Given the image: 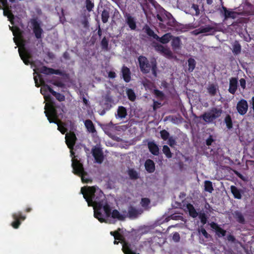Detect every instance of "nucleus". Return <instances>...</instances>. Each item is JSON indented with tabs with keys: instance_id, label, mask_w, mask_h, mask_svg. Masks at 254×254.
Wrapping results in <instances>:
<instances>
[{
	"instance_id": "nucleus-1",
	"label": "nucleus",
	"mask_w": 254,
	"mask_h": 254,
	"mask_svg": "<svg viewBox=\"0 0 254 254\" xmlns=\"http://www.w3.org/2000/svg\"><path fill=\"white\" fill-rule=\"evenodd\" d=\"M81 193L86 200L89 206H93L94 216L100 222H105V219L101 212L103 209L105 214L109 216L111 213V207L108 203L106 197L101 190L97 191L95 187H82Z\"/></svg>"
},
{
	"instance_id": "nucleus-2",
	"label": "nucleus",
	"mask_w": 254,
	"mask_h": 254,
	"mask_svg": "<svg viewBox=\"0 0 254 254\" xmlns=\"http://www.w3.org/2000/svg\"><path fill=\"white\" fill-rule=\"evenodd\" d=\"M64 106H62L56 104L51 99L45 106V114L50 123H54L58 125V129L62 133L64 134L67 130L64 125L61 124L60 119L63 117Z\"/></svg>"
},
{
	"instance_id": "nucleus-3",
	"label": "nucleus",
	"mask_w": 254,
	"mask_h": 254,
	"mask_svg": "<svg viewBox=\"0 0 254 254\" xmlns=\"http://www.w3.org/2000/svg\"><path fill=\"white\" fill-rule=\"evenodd\" d=\"M138 61L140 71L143 73H148L151 70L153 76L157 77V63L154 58L151 59L149 61L146 57L140 56L138 58Z\"/></svg>"
},
{
	"instance_id": "nucleus-4",
	"label": "nucleus",
	"mask_w": 254,
	"mask_h": 254,
	"mask_svg": "<svg viewBox=\"0 0 254 254\" xmlns=\"http://www.w3.org/2000/svg\"><path fill=\"white\" fill-rule=\"evenodd\" d=\"M222 113V110L221 109L213 107L209 111L204 112L199 118L202 119L206 123L211 124L219 118Z\"/></svg>"
},
{
	"instance_id": "nucleus-5",
	"label": "nucleus",
	"mask_w": 254,
	"mask_h": 254,
	"mask_svg": "<svg viewBox=\"0 0 254 254\" xmlns=\"http://www.w3.org/2000/svg\"><path fill=\"white\" fill-rule=\"evenodd\" d=\"M72 167L73 168V172L74 174L77 175L81 177L82 181L83 183H88L92 182V180L86 177L87 173L84 170L83 165L79 162L77 159H72Z\"/></svg>"
},
{
	"instance_id": "nucleus-6",
	"label": "nucleus",
	"mask_w": 254,
	"mask_h": 254,
	"mask_svg": "<svg viewBox=\"0 0 254 254\" xmlns=\"http://www.w3.org/2000/svg\"><path fill=\"white\" fill-rule=\"evenodd\" d=\"M120 231H119L116 236H114L115 240H118L123 243L122 250L125 254H136L134 250H133V246L128 242H126L123 236L121 234Z\"/></svg>"
},
{
	"instance_id": "nucleus-7",
	"label": "nucleus",
	"mask_w": 254,
	"mask_h": 254,
	"mask_svg": "<svg viewBox=\"0 0 254 254\" xmlns=\"http://www.w3.org/2000/svg\"><path fill=\"white\" fill-rule=\"evenodd\" d=\"M0 9L3 10V15L6 16L10 23L13 24L14 16L11 11V6L8 4L7 0H0Z\"/></svg>"
},
{
	"instance_id": "nucleus-8",
	"label": "nucleus",
	"mask_w": 254,
	"mask_h": 254,
	"mask_svg": "<svg viewBox=\"0 0 254 254\" xmlns=\"http://www.w3.org/2000/svg\"><path fill=\"white\" fill-rule=\"evenodd\" d=\"M31 23L33 27V31L35 37L37 39H41L43 33V30L41 27L40 22L36 19H32Z\"/></svg>"
},
{
	"instance_id": "nucleus-9",
	"label": "nucleus",
	"mask_w": 254,
	"mask_h": 254,
	"mask_svg": "<svg viewBox=\"0 0 254 254\" xmlns=\"http://www.w3.org/2000/svg\"><path fill=\"white\" fill-rule=\"evenodd\" d=\"M12 217L14 221L11 223V225L14 229L18 228L21 224V221H23L26 219V216L22 215L20 211L13 213Z\"/></svg>"
},
{
	"instance_id": "nucleus-10",
	"label": "nucleus",
	"mask_w": 254,
	"mask_h": 254,
	"mask_svg": "<svg viewBox=\"0 0 254 254\" xmlns=\"http://www.w3.org/2000/svg\"><path fill=\"white\" fill-rule=\"evenodd\" d=\"M91 152L96 163L101 164L104 160V155L102 149L98 147L92 149Z\"/></svg>"
},
{
	"instance_id": "nucleus-11",
	"label": "nucleus",
	"mask_w": 254,
	"mask_h": 254,
	"mask_svg": "<svg viewBox=\"0 0 254 254\" xmlns=\"http://www.w3.org/2000/svg\"><path fill=\"white\" fill-rule=\"evenodd\" d=\"M46 88V89L48 90V91L51 93L55 98L59 101L62 102L65 100V96L61 93L57 92L55 91L50 86L47 85V84H44L43 85L42 87L41 88V93L42 94H44V93H42V91H43L44 89Z\"/></svg>"
},
{
	"instance_id": "nucleus-12",
	"label": "nucleus",
	"mask_w": 254,
	"mask_h": 254,
	"mask_svg": "<svg viewBox=\"0 0 254 254\" xmlns=\"http://www.w3.org/2000/svg\"><path fill=\"white\" fill-rule=\"evenodd\" d=\"M18 52L21 60L26 65L31 64L29 60L32 58V55L29 51L24 48L22 50L19 48Z\"/></svg>"
},
{
	"instance_id": "nucleus-13",
	"label": "nucleus",
	"mask_w": 254,
	"mask_h": 254,
	"mask_svg": "<svg viewBox=\"0 0 254 254\" xmlns=\"http://www.w3.org/2000/svg\"><path fill=\"white\" fill-rule=\"evenodd\" d=\"M77 138L74 132H70L65 135V142L67 147L71 150L73 149Z\"/></svg>"
},
{
	"instance_id": "nucleus-14",
	"label": "nucleus",
	"mask_w": 254,
	"mask_h": 254,
	"mask_svg": "<svg viewBox=\"0 0 254 254\" xmlns=\"http://www.w3.org/2000/svg\"><path fill=\"white\" fill-rule=\"evenodd\" d=\"M236 108L241 115H245L248 109L247 101L245 99H241L237 103Z\"/></svg>"
},
{
	"instance_id": "nucleus-15",
	"label": "nucleus",
	"mask_w": 254,
	"mask_h": 254,
	"mask_svg": "<svg viewBox=\"0 0 254 254\" xmlns=\"http://www.w3.org/2000/svg\"><path fill=\"white\" fill-rule=\"evenodd\" d=\"M220 12L221 14H223L225 19H227L229 18L235 19L236 18V14H239L238 12L233 10H228L223 5H222L221 8L220 9Z\"/></svg>"
},
{
	"instance_id": "nucleus-16",
	"label": "nucleus",
	"mask_w": 254,
	"mask_h": 254,
	"mask_svg": "<svg viewBox=\"0 0 254 254\" xmlns=\"http://www.w3.org/2000/svg\"><path fill=\"white\" fill-rule=\"evenodd\" d=\"M40 73L47 74V75H51V74H57V75H62V72L59 69H55L52 68L48 67L46 66H43L40 68L38 69Z\"/></svg>"
},
{
	"instance_id": "nucleus-17",
	"label": "nucleus",
	"mask_w": 254,
	"mask_h": 254,
	"mask_svg": "<svg viewBox=\"0 0 254 254\" xmlns=\"http://www.w3.org/2000/svg\"><path fill=\"white\" fill-rule=\"evenodd\" d=\"M238 87V79L236 77H231L229 81L228 91L234 95L235 94Z\"/></svg>"
},
{
	"instance_id": "nucleus-18",
	"label": "nucleus",
	"mask_w": 254,
	"mask_h": 254,
	"mask_svg": "<svg viewBox=\"0 0 254 254\" xmlns=\"http://www.w3.org/2000/svg\"><path fill=\"white\" fill-rule=\"evenodd\" d=\"M211 228L215 230L216 235L219 237H224L226 234V231L221 228L217 223L212 222L210 224Z\"/></svg>"
},
{
	"instance_id": "nucleus-19",
	"label": "nucleus",
	"mask_w": 254,
	"mask_h": 254,
	"mask_svg": "<svg viewBox=\"0 0 254 254\" xmlns=\"http://www.w3.org/2000/svg\"><path fill=\"white\" fill-rule=\"evenodd\" d=\"M106 217H110L111 216L114 219H117L119 220L124 221L125 220L127 217L126 212H125V214H121L119 211L117 209H114L112 211V209L111 210V213L109 216H107L106 215Z\"/></svg>"
},
{
	"instance_id": "nucleus-20",
	"label": "nucleus",
	"mask_w": 254,
	"mask_h": 254,
	"mask_svg": "<svg viewBox=\"0 0 254 254\" xmlns=\"http://www.w3.org/2000/svg\"><path fill=\"white\" fill-rule=\"evenodd\" d=\"M123 78L126 82H129L131 80V72L129 68L124 65L122 68Z\"/></svg>"
},
{
	"instance_id": "nucleus-21",
	"label": "nucleus",
	"mask_w": 254,
	"mask_h": 254,
	"mask_svg": "<svg viewBox=\"0 0 254 254\" xmlns=\"http://www.w3.org/2000/svg\"><path fill=\"white\" fill-rule=\"evenodd\" d=\"M171 46L174 51L180 50L181 47V41L179 37H174L171 39Z\"/></svg>"
},
{
	"instance_id": "nucleus-22",
	"label": "nucleus",
	"mask_w": 254,
	"mask_h": 254,
	"mask_svg": "<svg viewBox=\"0 0 254 254\" xmlns=\"http://www.w3.org/2000/svg\"><path fill=\"white\" fill-rule=\"evenodd\" d=\"M233 217L240 224H245L246 221L245 217L243 214V213L239 211L236 210L233 213Z\"/></svg>"
},
{
	"instance_id": "nucleus-23",
	"label": "nucleus",
	"mask_w": 254,
	"mask_h": 254,
	"mask_svg": "<svg viewBox=\"0 0 254 254\" xmlns=\"http://www.w3.org/2000/svg\"><path fill=\"white\" fill-rule=\"evenodd\" d=\"M146 170L149 173L154 172L155 169V163L153 160L148 159H147L144 164Z\"/></svg>"
},
{
	"instance_id": "nucleus-24",
	"label": "nucleus",
	"mask_w": 254,
	"mask_h": 254,
	"mask_svg": "<svg viewBox=\"0 0 254 254\" xmlns=\"http://www.w3.org/2000/svg\"><path fill=\"white\" fill-rule=\"evenodd\" d=\"M173 38V35L170 33H167L163 35L161 37L158 36L156 40L162 44H165L168 43Z\"/></svg>"
},
{
	"instance_id": "nucleus-25",
	"label": "nucleus",
	"mask_w": 254,
	"mask_h": 254,
	"mask_svg": "<svg viewBox=\"0 0 254 254\" xmlns=\"http://www.w3.org/2000/svg\"><path fill=\"white\" fill-rule=\"evenodd\" d=\"M149 151L154 155H158L159 154V148L157 144L153 141H150L147 144Z\"/></svg>"
},
{
	"instance_id": "nucleus-26",
	"label": "nucleus",
	"mask_w": 254,
	"mask_h": 254,
	"mask_svg": "<svg viewBox=\"0 0 254 254\" xmlns=\"http://www.w3.org/2000/svg\"><path fill=\"white\" fill-rule=\"evenodd\" d=\"M143 30L149 37L152 38L155 40L156 38H158V35L155 33L154 31L147 24H145L143 26Z\"/></svg>"
},
{
	"instance_id": "nucleus-27",
	"label": "nucleus",
	"mask_w": 254,
	"mask_h": 254,
	"mask_svg": "<svg viewBox=\"0 0 254 254\" xmlns=\"http://www.w3.org/2000/svg\"><path fill=\"white\" fill-rule=\"evenodd\" d=\"M113 99L109 96H106L104 100V103L102 105L103 108L106 110H110L112 107V103L113 102Z\"/></svg>"
},
{
	"instance_id": "nucleus-28",
	"label": "nucleus",
	"mask_w": 254,
	"mask_h": 254,
	"mask_svg": "<svg viewBox=\"0 0 254 254\" xmlns=\"http://www.w3.org/2000/svg\"><path fill=\"white\" fill-rule=\"evenodd\" d=\"M190 215L192 218H196L198 214L194 208L193 205L191 203H188L186 206Z\"/></svg>"
},
{
	"instance_id": "nucleus-29",
	"label": "nucleus",
	"mask_w": 254,
	"mask_h": 254,
	"mask_svg": "<svg viewBox=\"0 0 254 254\" xmlns=\"http://www.w3.org/2000/svg\"><path fill=\"white\" fill-rule=\"evenodd\" d=\"M84 125L88 131L91 133H94L96 131L95 126L93 122L89 119L85 120Z\"/></svg>"
},
{
	"instance_id": "nucleus-30",
	"label": "nucleus",
	"mask_w": 254,
	"mask_h": 254,
	"mask_svg": "<svg viewBox=\"0 0 254 254\" xmlns=\"http://www.w3.org/2000/svg\"><path fill=\"white\" fill-rule=\"evenodd\" d=\"M15 30L13 31V35L15 37H17L19 40L21 42V43L24 46L25 43V41L23 37L21 31L18 27H15Z\"/></svg>"
},
{
	"instance_id": "nucleus-31",
	"label": "nucleus",
	"mask_w": 254,
	"mask_h": 254,
	"mask_svg": "<svg viewBox=\"0 0 254 254\" xmlns=\"http://www.w3.org/2000/svg\"><path fill=\"white\" fill-rule=\"evenodd\" d=\"M126 22L131 30H135L136 28V22L134 18L129 14L127 15Z\"/></svg>"
},
{
	"instance_id": "nucleus-32",
	"label": "nucleus",
	"mask_w": 254,
	"mask_h": 254,
	"mask_svg": "<svg viewBox=\"0 0 254 254\" xmlns=\"http://www.w3.org/2000/svg\"><path fill=\"white\" fill-rule=\"evenodd\" d=\"M138 211L134 207L130 206L128 207L127 213L126 214L127 217L130 218H136L138 215Z\"/></svg>"
},
{
	"instance_id": "nucleus-33",
	"label": "nucleus",
	"mask_w": 254,
	"mask_h": 254,
	"mask_svg": "<svg viewBox=\"0 0 254 254\" xmlns=\"http://www.w3.org/2000/svg\"><path fill=\"white\" fill-rule=\"evenodd\" d=\"M231 191L233 194L234 198L239 199L242 198L241 190L238 189L236 186H231Z\"/></svg>"
},
{
	"instance_id": "nucleus-34",
	"label": "nucleus",
	"mask_w": 254,
	"mask_h": 254,
	"mask_svg": "<svg viewBox=\"0 0 254 254\" xmlns=\"http://www.w3.org/2000/svg\"><path fill=\"white\" fill-rule=\"evenodd\" d=\"M118 116L120 118H124L127 115V110L124 106H119L118 111Z\"/></svg>"
},
{
	"instance_id": "nucleus-35",
	"label": "nucleus",
	"mask_w": 254,
	"mask_h": 254,
	"mask_svg": "<svg viewBox=\"0 0 254 254\" xmlns=\"http://www.w3.org/2000/svg\"><path fill=\"white\" fill-rule=\"evenodd\" d=\"M241 51V46L238 41H235L233 45L232 52L235 55H239Z\"/></svg>"
},
{
	"instance_id": "nucleus-36",
	"label": "nucleus",
	"mask_w": 254,
	"mask_h": 254,
	"mask_svg": "<svg viewBox=\"0 0 254 254\" xmlns=\"http://www.w3.org/2000/svg\"><path fill=\"white\" fill-rule=\"evenodd\" d=\"M188 70L190 72H192L195 67L196 62L193 58H189L188 60Z\"/></svg>"
},
{
	"instance_id": "nucleus-37",
	"label": "nucleus",
	"mask_w": 254,
	"mask_h": 254,
	"mask_svg": "<svg viewBox=\"0 0 254 254\" xmlns=\"http://www.w3.org/2000/svg\"><path fill=\"white\" fill-rule=\"evenodd\" d=\"M207 89L208 93L211 96H214L216 95L217 90L216 85L214 84H211L208 86Z\"/></svg>"
},
{
	"instance_id": "nucleus-38",
	"label": "nucleus",
	"mask_w": 254,
	"mask_h": 254,
	"mask_svg": "<svg viewBox=\"0 0 254 254\" xmlns=\"http://www.w3.org/2000/svg\"><path fill=\"white\" fill-rule=\"evenodd\" d=\"M224 123H225L227 128L231 129L233 127V122L231 117L230 115H227L224 119Z\"/></svg>"
},
{
	"instance_id": "nucleus-39",
	"label": "nucleus",
	"mask_w": 254,
	"mask_h": 254,
	"mask_svg": "<svg viewBox=\"0 0 254 254\" xmlns=\"http://www.w3.org/2000/svg\"><path fill=\"white\" fill-rule=\"evenodd\" d=\"M109 46V41L106 38V37H104L101 41V48L103 50L105 51H107L109 50L108 48Z\"/></svg>"
},
{
	"instance_id": "nucleus-40",
	"label": "nucleus",
	"mask_w": 254,
	"mask_h": 254,
	"mask_svg": "<svg viewBox=\"0 0 254 254\" xmlns=\"http://www.w3.org/2000/svg\"><path fill=\"white\" fill-rule=\"evenodd\" d=\"M204 190L206 191L211 193L213 190L212 183L210 181H205L204 182Z\"/></svg>"
},
{
	"instance_id": "nucleus-41",
	"label": "nucleus",
	"mask_w": 254,
	"mask_h": 254,
	"mask_svg": "<svg viewBox=\"0 0 254 254\" xmlns=\"http://www.w3.org/2000/svg\"><path fill=\"white\" fill-rule=\"evenodd\" d=\"M127 94L128 99L131 101H134L136 99V95L134 91L131 89L127 90Z\"/></svg>"
},
{
	"instance_id": "nucleus-42",
	"label": "nucleus",
	"mask_w": 254,
	"mask_h": 254,
	"mask_svg": "<svg viewBox=\"0 0 254 254\" xmlns=\"http://www.w3.org/2000/svg\"><path fill=\"white\" fill-rule=\"evenodd\" d=\"M153 93L155 95L156 98L160 99V100H164L165 98L164 93L158 89H154L153 91Z\"/></svg>"
},
{
	"instance_id": "nucleus-43",
	"label": "nucleus",
	"mask_w": 254,
	"mask_h": 254,
	"mask_svg": "<svg viewBox=\"0 0 254 254\" xmlns=\"http://www.w3.org/2000/svg\"><path fill=\"white\" fill-rule=\"evenodd\" d=\"M110 15H109V12L106 10L104 9L102 11V14H101V19L102 21L104 23H106L107 22L108 19L109 18Z\"/></svg>"
},
{
	"instance_id": "nucleus-44",
	"label": "nucleus",
	"mask_w": 254,
	"mask_h": 254,
	"mask_svg": "<svg viewBox=\"0 0 254 254\" xmlns=\"http://www.w3.org/2000/svg\"><path fill=\"white\" fill-rule=\"evenodd\" d=\"M163 153L168 158H171L172 156V153L170 151V148L167 145H164L162 149Z\"/></svg>"
},
{
	"instance_id": "nucleus-45",
	"label": "nucleus",
	"mask_w": 254,
	"mask_h": 254,
	"mask_svg": "<svg viewBox=\"0 0 254 254\" xmlns=\"http://www.w3.org/2000/svg\"><path fill=\"white\" fill-rule=\"evenodd\" d=\"M199 218L200 220V222L203 225L205 224L207 221V217L205 213H200L198 215Z\"/></svg>"
},
{
	"instance_id": "nucleus-46",
	"label": "nucleus",
	"mask_w": 254,
	"mask_h": 254,
	"mask_svg": "<svg viewBox=\"0 0 254 254\" xmlns=\"http://www.w3.org/2000/svg\"><path fill=\"white\" fill-rule=\"evenodd\" d=\"M201 33L210 32L214 30V28L211 26H206V27H200Z\"/></svg>"
},
{
	"instance_id": "nucleus-47",
	"label": "nucleus",
	"mask_w": 254,
	"mask_h": 254,
	"mask_svg": "<svg viewBox=\"0 0 254 254\" xmlns=\"http://www.w3.org/2000/svg\"><path fill=\"white\" fill-rule=\"evenodd\" d=\"M85 4L86 9L89 12L92 11L94 6V3L92 2L90 0H86Z\"/></svg>"
},
{
	"instance_id": "nucleus-48",
	"label": "nucleus",
	"mask_w": 254,
	"mask_h": 254,
	"mask_svg": "<svg viewBox=\"0 0 254 254\" xmlns=\"http://www.w3.org/2000/svg\"><path fill=\"white\" fill-rule=\"evenodd\" d=\"M128 175L131 179H136L138 177L136 172L133 169H130L128 171Z\"/></svg>"
},
{
	"instance_id": "nucleus-49",
	"label": "nucleus",
	"mask_w": 254,
	"mask_h": 254,
	"mask_svg": "<svg viewBox=\"0 0 254 254\" xmlns=\"http://www.w3.org/2000/svg\"><path fill=\"white\" fill-rule=\"evenodd\" d=\"M160 135L161 138L164 140L168 139L170 135L169 133L165 129H163L160 131Z\"/></svg>"
},
{
	"instance_id": "nucleus-50",
	"label": "nucleus",
	"mask_w": 254,
	"mask_h": 254,
	"mask_svg": "<svg viewBox=\"0 0 254 254\" xmlns=\"http://www.w3.org/2000/svg\"><path fill=\"white\" fill-rule=\"evenodd\" d=\"M150 203V200L148 198H142L141 200V205L142 207L147 206Z\"/></svg>"
},
{
	"instance_id": "nucleus-51",
	"label": "nucleus",
	"mask_w": 254,
	"mask_h": 254,
	"mask_svg": "<svg viewBox=\"0 0 254 254\" xmlns=\"http://www.w3.org/2000/svg\"><path fill=\"white\" fill-rule=\"evenodd\" d=\"M198 232L199 233H201L202 235L206 239H208L209 237H210V235L206 232L205 229L204 228H203V227H201L200 229H198Z\"/></svg>"
},
{
	"instance_id": "nucleus-52",
	"label": "nucleus",
	"mask_w": 254,
	"mask_h": 254,
	"mask_svg": "<svg viewBox=\"0 0 254 254\" xmlns=\"http://www.w3.org/2000/svg\"><path fill=\"white\" fill-rule=\"evenodd\" d=\"M162 54H164V55L166 56V57L168 58H171L172 57V51L168 48H165V49L164 50Z\"/></svg>"
},
{
	"instance_id": "nucleus-53",
	"label": "nucleus",
	"mask_w": 254,
	"mask_h": 254,
	"mask_svg": "<svg viewBox=\"0 0 254 254\" xmlns=\"http://www.w3.org/2000/svg\"><path fill=\"white\" fill-rule=\"evenodd\" d=\"M161 105V103L158 101L153 100V109L155 111Z\"/></svg>"
},
{
	"instance_id": "nucleus-54",
	"label": "nucleus",
	"mask_w": 254,
	"mask_h": 254,
	"mask_svg": "<svg viewBox=\"0 0 254 254\" xmlns=\"http://www.w3.org/2000/svg\"><path fill=\"white\" fill-rule=\"evenodd\" d=\"M240 86L243 89H246V82L244 78H241L240 79Z\"/></svg>"
},
{
	"instance_id": "nucleus-55",
	"label": "nucleus",
	"mask_w": 254,
	"mask_h": 254,
	"mask_svg": "<svg viewBox=\"0 0 254 254\" xmlns=\"http://www.w3.org/2000/svg\"><path fill=\"white\" fill-rule=\"evenodd\" d=\"M214 141V139L212 138L211 135H210L209 137L206 140V144L207 146H210L211 145L212 143Z\"/></svg>"
},
{
	"instance_id": "nucleus-56",
	"label": "nucleus",
	"mask_w": 254,
	"mask_h": 254,
	"mask_svg": "<svg viewBox=\"0 0 254 254\" xmlns=\"http://www.w3.org/2000/svg\"><path fill=\"white\" fill-rule=\"evenodd\" d=\"M173 239L175 241L179 242L180 239V237L179 233L177 232L175 233L173 235Z\"/></svg>"
},
{
	"instance_id": "nucleus-57",
	"label": "nucleus",
	"mask_w": 254,
	"mask_h": 254,
	"mask_svg": "<svg viewBox=\"0 0 254 254\" xmlns=\"http://www.w3.org/2000/svg\"><path fill=\"white\" fill-rule=\"evenodd\" d=\"M168 119H170L171 122L174 123H175L176 122V121H177V120H178V118L176 117L169 116L166 117L165 118V121H166V120H167Z\"/></svg>"
},
{
	"instance_id": "nucleus-58",
	"label": "nucleus",
	"mask_w": 254,
	"mask_h": 254,
	"mask_svg": "<svg viewBox=\"0 0 254 254\" xmlns=\"http://www.w3.org/2000/svg\"><path fill=\"white\" fill-rule=\"evenodd\" d=\"M227 238L228 241L235 242V241H236L235 237L231 234L228 235Z\"/></svg>"
},
{
	"instance_id": "nucleus-59",
	"label": "nucleus",
	"mask_w": 254,
	"mask_h": 254,
	"mask_svg": "<svg viewBox=\"0 0 254 254\" xmlns=\"http://www.w3.org/2000/svg\"><path fill=\"white\" fill-rule=\"evenodd\" d=\"M156 49L158 51H159L160 52L162 53L163 52L164 50L165 49V47L161 45H158L157 46Z\"/></svg>"
},
{
	"instance_id": "nucleus-60",
	"label": "nucleus",
	"mask_w": 254,
	"mask_h": 254,
	"mask_svg": "<svg viewBox=\"0 0 254 254\" xmlns=\"http://www.w3.org/2000/svg\"><path fill=\"white\" fill-rule=\"evenodd\" d=\"M192 34L194 35H198L199 34L201 33L200 28L195 29L191 32Z\"/></svg>"
},
{
	"instance_id": "nucleus-61",
	"label": "nucleus",
	"mask_w": 254,
	"mask_h": 254,
	"mask_svg": "<svg viewBox=\"0 0 254 254\" xmlns=\"http://www.w3.org/2000/svg\"><path fill=\"white\" fill-rule=\"evenodd\" d=\"M108 76L111 78H114L116 76V74L114 71H110L108 73Z\"/></svg>"
},
{
	"instance_id": "nucleus-62",
	"label": "nucleus",
	"mask_w": 254,
	"mask_h": 254,
	"mask_svg": "<svg viewBox=\"0 0 254 254\" xmlns=\"http://www.w3.org/2000/svg\"><path fill=\"white\" fill-rule=\"evenodd\" d=\"M168 139H169V144L170 145V146H173V145H174L175 144L176 142H175V139H174L172 137H170Z\"/></svg>"
},
{
	"instance_id": "nucleus-63",
	"label": "nucleus",
	"mask_w": 254,
	"mask_h": 254,
	"mask_svg": "<svg viewBox=\"0 0 254 254\" xmlns=\"http://www.w3.org/2000/svg\"><path fill=\"white\" fill-rule=\"evenodd\" d=\"M119 231H121V229L120 228H118V230L115 231H111V232H110V234L112 236L114 237V236L116 235V234L118 233Z\"/></svg>"
},
{
	"instance_id": "nucleus-64",
	"label": "nucleus",
	"mask_w": 254,
	"mask_h": 254,
	"mask_svg": "<svg viewBox=\"0 0 254 254\" xmlns=\"http://www.w3.org/2000/svg\"><path fill=\"white\" fill-rule=\"evenodd\" d=\"M251 103L252 105V109L254 111V96L252 98Z\"/></svg>"
}]
</instances>
